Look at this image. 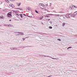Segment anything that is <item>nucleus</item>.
<instances>
[{
  "instance_id": "obj_43",
  "label": "nucleus",
  "mask_w": 77,
  "mask_h": 77,
  "mask_svg": "<svg viewBox=\"0 0 77 77\" xmlns=\"http://www.w3.org/2000/svg\"><path fill=\"white\" fill-rule=\"evenodd\" d=\"M75 10V8H74L73 7V8H72V10Z\"/></svg>"
},
{
  "instance_id": "obj_13",
  "label": "nucleus",
  "mask_w": 77,
  "mask_h": 77,
  "mask_svg": "<svg viewBox=\"0 0 77 77\" xmlns=\"http://www.w3.org/2000/svg\"><path fill=\"white\" fill-rule=\"evenodd\" d=\"M69 9L70 10H72V8L71 7V6H70L69 7Z\"/></svg>"
},
{
  "instance_id": "obj_40",
  "label": "nucleus",
  "mask_w": 77,
  "mask_h": 77,
  "mask_svg": "<svg viewBox=\"0 0 77 77\" xmlns=\"http://www.w3.org/2000/svg\"><path fill=\"white\" fill-rule=\"evenodd\" d=\"M2 2L0 1V5H2Z\"/></svg>"
},
{
  "instance_id": "obj_32",
  "label": "nucleus",
  "mask_w": 77,
  "mask_h": 77,
  "mask_svg": "<svg viewBox=\"0 0 77 77\" xmlns=\"http://www.w3.org/2000/svg\"><path fill=\"white\" fill-rule=\"evenodd\" d=\"M11 7L12 8H15V6L14 5H12V6Z\"/></svg>"
},
{
  "instance_id": "obj_38",
  "label": "nucleus",
  "mask_w": 77,
  "mask_h": 77,
  "mask_svg": "<svg viewBox=\"0 0 77 77\" xmlns=\"http://www.w3.org/2000/svg\"><path fill=\"white\" fill-rule=\"evenodd\" d=\"M55 27H58V26L57 25H55Z\"/></svg>"
},
{
  "instance_id": "obj_35",
  "label": "nucleus",
  "mask_w": 77,
  "mask_h": 77,
  "mask_svg": "<svg viewBox=\"0 0 77 77\" xmlns=\"http://www.w3.org/2000/svg\"><path fill=\"white\" fill-rule=\"evenodd\" d=\"M22 39H23V41H25V38H22Z\"/></svg>"
},
{
  "instance_id": "obj_45",
  "label": "nucleus",
  "mask_w": 77,
  "mask_h": 77,
  "mask_svg": "<svg viewBox=\"0 0 77 77\" xmlns=\"http://www.w3.org/2000/svg\"><path fill=\"white\" fill-rule=\"evenodd\" d=\"M60 13H61V14H62V13H63V12L62 11H60Z\"/></svg>"
},
{
  "instance_id": "obj_50",
  "label": "nucleus",
  "mask_w": 77,
  "mask_h": 77,
  "mask_svg": "<svg viewBox=\"0 0 77 77\" xmlns=\"http://www.w3.org/2000/svg\"><path fill=\"white\" fill-rule=\"evenodd\" d=\"M42 24H43V25H44V23L42 22L41 23Z\"/></svg>"
},
{
  "instance_id": "obj_36",
  "label": "nucleus",
  "mask_w": 77,
  "mask_h": 77,
  "mask_svg": "<svg viewBox=\"0 0 77 77\" xmlns=\"http://www.w3.org/2000/svg\"><path fill=\"white\" fill-rule=\"evenodd\" d=\"M10 1H11V2H14L15 1V0H9Z\"/></svg>"
},
{
  "instance_id": "obj_51",
  "label": "nucleus",
  "mask_w": 77,
  "mask_h": 77,
  "mask_svg": "<svg viewBox=\"0 0 77 77\" xmlns=\"http://www.w3.org/2000/svg\"><path fill=\"white\" fill-rule=\"evenodd\" d=\"M20 21H22V20H23V19H22L21 18H20Z\"/></svg>"
},
{
  "instance_id": "obj_48",
  "label": "nucleus",
  "mask_w": 77,
  "mask_h": 77,
  "mask_svg": "<svg viewBox=\"0 0 77 77\" xmlns=\"http://www.w3.org/2000/svg\"><path fill=\"white\" fill-rule=\"evenodd\" d=\"M54 12H55V13H57V12H56V11L54 10L53 11Z\"/></svg>"
},
{
  "instance_id": "obj_23",
  "label": "nucleus",
  "mask_w": 77,
  "mask_h": 77,
  "mask_svg": "<svg viewBox=\"0 0 77 77\" xmlns=\"http://www.w3.org/2000/svg\"><path fill=\"white\" fill-rule=\"evenodd\" d=\"M65 23H63V26L64 27V26H65Z\"/></svg>"
},
{
  "instance_id": "obj_12",
  "label": "nucleus",
  "mask_w": 77,
  "mask_h": 77,
  "mask_svg": "<svg viewBox=\"0 0 77 77\" xmlns=\"http://www.w3.org/2000/svg\"><path fill=\"white\" fill-rule=\"evenodd\" d=\"M70 16H71V17H73V18H74V17H75V15L74 14H71Z\"/></svg>"
},
{
  "instance_id": "obj_11",
  "label": "nucleus",
  "mask_w": 77,
  "mask_h": 77,
  "mask_svg": "<svg viewBox=\"0 0 77 77\" xmlns=\"http://www.w3.org/2000/svg\"><path fill=\"white\" fill-rule=\"evenodd\" d=\"M27 10H28V11H32V9H31L30 7H28Z\"/></svg>"
},
{
  "instance_id": "obj_1",
  "label": "nucleus",
  "mask_w": 77,
  "mask_h": 77,
  "mask_svg": "<svg viewBox=\"0 0 77 77\" xmlns=\"http://www.w3.org/2000/svg\"><path fill=\"white\" fill-rule=\"evenodd\" d=\"M23 14H16V17L19 18H22Z\"/></svg>"
},
{
  "instance_id": "obj_16",
  "label": "nucleus",
  "mask_w": 77,
  "mask_h": 77,
  "mask_svg": "<svg viewBox=\"0 0 77 77\" xmlns=\"http://www.w3.org/2000/svg\"><path fill=\"white\" fill-rule=\"evenodd\" d=\"M49 29H53V27L51 26H49Z\"/></svg>"
},
{
  "instance_id": "obj_26",
  "label": "nucleus",
  "mask_w": 77,
  "mask_h": 77,
  "mask_svg": "<svg viewBox=\"0 0 77 77\" xmlns=\"http://www.w3.org/2000/svg\"><path fill=\"white\" fill-rule=\"evenodd\" d=\"M12 4H10L9 5V6H10L11 7H12Z\"/></svg>"
},
{
  "instance_id": "obj_19",
  "label": "nucleus",
  "mask_w": 77,
  "mask_h": 77,
  "mask_svg": "<svg viewBox=\"0 0 77 77\" xmlns=\"http://www.w3.org/2000/svg\"><path fill=\"white\" fill-rule=\"evenodd\" d=\"M21 5V2H20L18 4L17 6H20V5Z\"/></svg>"
},
{
  "instance_id": "obj_28",
  "label": "nucleus",
  "mask_w": 77,
  "mask_h": 77,
  "mask_svg": "<svg viewBox=\"0 0 77 77\" xmlns=\"http://www.w3.org/2000/svg\"><path fill=\"white\" fill-rule=\"evenodd\" d=\"M67 15H68V16H69V15H71V14L70 13H68L67 14Z\"/></svg>"
},
{
  "instance_id": "obj_54",
  "label": "nucleus",
  "mask_w": 77,
  "mask_h": 77,
  "mask_svg": "<svg viewBox=\"0 0 77 77\" xmlns=\"http://www.w3.org/2000/svg\"><path fill=\"white\" fill-rule=\"evenodd\" d=\"M8 0H5V2H7Z\"/></svg>"
},
{
  "instance_id": "obj_39",
  "label": "nucleus",
  "mask_w": 77,
  "mask_h": 77,
  "mask_svg": "<svg viewBox=\"0 0 77 77\" xmlns=\"http://www.w3.org/2000/svg\"><path fill=\"white\" fill-rule=\"evenodd\" d=\"M23 15H24V16H25V17H26V16H27V15H26L25 14H23Z\"/></svg>"
},
{
  "instance_id": "obj_4",
  "label": "nucleus",
  "mask_w": 77,
  "mask_h": 77,
  "mask_svg": "<svg viewBox=\"0 0 77 77\" xmlns=\"http://www.w3.org/2000/svg\"><path fill=\"white\" fill-rule=\"evenodd\" d=\"M45 16V17H46L47 18H50V15H49V14H47L46 15H44Z\"/></svg>"
},
{
  "instance_id": "obj_58",
  "label": "nucleus",
  "mask_w": 77,
  "mask_h": 77,
  "mask_svg": "<svg viewBox=\"0 0 77 77\" xmlns=\"http://www.w3.org/2000/svg\"><path fill=\"white\" fill-rule=\"evenodd\" d=\"M42 17V19H43L44 18V16H43Z\"/></svg>"
},
{
  "instance_id": "obj_22",
  "label": "nucleus",
  "mask_w": 77,
  "mask_h": 77,
  "mask_svg": "<svg viewBox=\"0 0 77 77\" xmlns=\"http://www.w3.org/2000/svg\"><path fill=\"white\" fill-rule=\"evenodd\" d=\"M66 18H70V17L69 16H66Z\"/></svg>"
},
{
  "instance_id": "obj_31",
  "label": "nucleus",
  "mask_w": 77,
  "mask_h": 77,
  "mask_svg": "<svg viewBox=\"0 0 77 77\" xmlns=\"http://www.w3.org/2000/svg\"><path fill=\"white\" fill-rule=\"evenodd\" d=\"M55 15L56 17H58V16H59V14H55Z\"/></svg>"
},
{
  "instance_id": "obj_6",
  "label": "nucleus",
  "mask_w": 77,
  "mask_h": 77,
  "mask_svg": "<svg viewBox=\"0 0 77 77\" xmlns=\"http://www.w3.org/2000/svg\"><path fill=\"white\" fill-rule=\"evenodd\" d=\"M13 12H15V13H18L20 12V11L18 10H13Z\"/></svg>"
},
{
  "instance_id": "obj_24",
  "label": "nucleus",
  "mask_w": 77,
  "mask_h": 77,
  "mask_svg": "<svg viewBox=\"0 0 77 77\" xmlns=\"http://www.w3.org/2000/svg\"><path fill=\"white\" fill-rule=\"evenodd\" d=\"M42 34H44V35H48V34H46L45 33H42Z\"/></svg>"
},
{
  "instance_id": "obj_21",
  "label": "nucleus",
  "mask_w": 77,
  "mask_h": 77,
  "mask_svg": "<svg viewBox=\"0 0 77 77\" xmlns=\"http://www.w3.org/2000/svg\"><path fill=\"white\" fill-rule=\"evenodd\" d=\"M49 58H51V59H56V58H53L52 57H49Z\"/></svg>"
},
{
  "instance_id": "obj_52",
  "label": "nucleus",
  "mask_w": 77,
  "mask_h": 77,
  "mask_svg": "<svg viewBox=\"0 0 77 77\" xmlns=\"http://www.w3.org/2000/svg\"><path fill=\"white\" fill-rule=\"evenodd\" d=\"M17 35H18V36H20V35H20V34H17Z\"/></svg>"
},
{
  "instance_id": "obj_18",
  "label": "nucleus",
  "mask_w": 77,
  "mask_h": 77,
  "mask_svg": "<svg viewBox=\"0 0 77 77\" xmlns=\"http://www.w3.org/2000/svg\"><path fill=\"white\" fill-rule=\"evenodd\" d=\"M35 12H36V13L37 14H39V12H38V11H37L36 10H35Z\"/></svg>"
},
{
  "instance_id": "obj_55",
  "label": "nucleus",
  "mask_w": 77,
  "mask_h": 77,
  "mask_svg": "<svg viewBox=\"0 0 77 77\" xmlns=\"http://www.w3.org/2000/svg\"><path fill=\"white\" fill-rule=\"evenodd\" d=\"M48 77H51V75H49V76H48Z\"/></svg>"
},
{
  "instance_id": "obj_7",
  "label": "nucleus",
  "mask_w": 77,
  "mask_h": 77,
  "mask_svg": "<svg viewBox=\"0 0 77 77\" xmlns=\"http://www.w3.org/2000/svg\"><path fill=\"white\" fill-rule=\"evenodd\" d=\"M71 6H72V8H75V9H77V6H75L74 5H71Z\"/></svg>"
},
{
  "instance_id": "obj_20",
  "label": "nucleus",
  "mask_w": 77,
  "mask_h": 77,
  "mask_svg": "<svg viewBox=\"0 0 77 77\" xmlns=\"http://www.w3.org/2000/svg\"><path fill=\"white\" fill-rule=\"evenodd\" d=\"M4 26H6L7 27H8V24H5Z\"/></svg>"
},
{
  "instance_id": "obj_49",
  "label": "nucleus",
  "mask_w": 77,
  "mask_h": 77,
  "mask_svg": "<svg viewBox=\"0 0 77 77\" xmlns=\"http://www.w3.org/2000/svg\"><path fill=\"white\" fill-rule=\"evenodd\" d=\"M48 4H47L46 5V6H48Z\"/></svg>"
},
{
  "instance_id": "obj_56",
  "label": "nucleus",
  "mask_w": 77,
  "mask_h": 77,
  "mask_svg": "<svg viewBox=\"0 0 77 77\" xmlns=\"http://www.w3.org/2000/svg\"><path fill=\"white\" fill-rule=\"evenodd\" d=\"M2 45V43L1 42H0V45Z\"/></svg>"
},
{
  "instance_id": "obj_42",
  "label": "nucleus",
  "mask_w": 77,
  "mask_h": 77,
  "mask_svg": "<svg viewBox=\"0 0 77 77\" xmlns=\"http://www.w3.org/2000/svg\"><path fill=\"white\" fill-rule=\"evenodd\" d=\"M75 37H77V35H74Z\"/></svg>"
},
{
  "instance_id": "obj_63",
  "label": "nucleus",
  "mask_w": 77,
  "mask_h": 77,
  "mask_svg": "<svg viewBox=\"0 0 77 77\" xmlns=\"http://www.w3.org/2000/svg\"><path fill=\"white\" fill-rule=\"evenodd\" d=\"M69 47H68L67 48V50H68V49H69Z\"/></svg>"
},
{
  "instance_id": "obj_47",
  "label": "nucleus",
  "mask_w": 77,
  "mask_h": 77,
  "mask_svg": "<svg viewBox=\"0 0 77 77\" xmlns=\"http://www.w3.org/2000/svg\"><path fill=\"white\" fill-rule=\"evenodd\" d=\"M7 3H9V0H8L7 1Z\"/></svg>"
},
{
  "instance_id": "obj_3",
  "label": "nucleus",
  "mask_w": 77,
  "mask_h": 77,
  "mask_svg": "<svg viewBox=\"0 0 77 77\" xmlns=\"http://www.w3.org/2000/svg\"><path fill=\"white\" fill-rule=\"evenodd\" d=\"M3 15H2L1 16H0V19H5V14L3 13Z\"/></svg>"
},
{
  "instance_id": "obj_59",
  "label": "nucleus",
  "mask_w": 77,
  "mask_h": 77,
  "mask_svg": "<svg viewBox=\"0 0 77 77\" xmlns=\"http://www.w3.org/2000/svg\"><path fill=\"white\" fill-rule=\"evenodd\" d=\"M12 20L11 19L10 20H9V21H11Z\"/></svg>"
},
{
  "instance_id": "obj_62",
  "label": "nucleus",
  "mask_w": 77,
  "mask_h": 77,
  "mask_svg": "<svg viewBox=\"0 0 77 77\" xmlns=\"http://www.w3.org/2000/svg\"><path fill=\"white\" fill-rule=\"evenodd\" d=\"M42 9H45V8H42Z\"/></svg>"
},
{
  "instance_id": "obj_57",
  "label": "nucleus",
  "mask_w": 77,
  "mask_h": 77,
  "mask_svg": "<svg viewBox=\"0 0 77 77\" xmlns=\"http://www.w3.org/2000/svg\"><path fill=\"white\" fill-rule=\"evenodd\" d=\"M52 16H53L54 15H55V14H52Z\"/></svg>"
},
{
  "instance_id": "obj_60",
  "label": "nucleus",
  "mask_w": 77,
  "mask_h": 77,
  "mask_svg": "<svg viewBox=\"0 0 77 77\" xmlns=\"http://www.w3.org/2000/svg\"><path fill=\"white\" fill-rule=\"evenodd\" d=\"M50 19H48V21H50Z\"/></svg>"
},
{
  "instance_id": "obj_53",
  "label": "nucleus",
  "mask_w": 77,
  "mask_h": 77,
  "mask_svg": "<svg viewBox=\"0 0 77 77\" xmlns=\"http://www.w3.org/2000/svg\"><path fill=\"white\" fill-rule=\"evenodd\" d=\"M50 23L51 24H52V22H51V21H50Z\"/></svg>"
},
{
  "instance_id": "obj_9",
  "label": "nucleus",
  "mask_w": 77,
  "mask_h": 77,
  "mask_svg": "<svg viewBox=\"0 0 77 77\" xmlns=\"http://www.w3.org/2000/svg\"><path fill=\"white\" fill-rule=\"evenodd\" d=\"M60 18H61L62 20H63L65 18V17H64L63 15H61Z\"/></svg>"
},
{
  "instance_id": "obj_10",
  "label": "nucleus",
  "mask_w": 77,
  "mask_h": 77,
  "mask_svg": "<svg viewBox=\"0 0 77 77\" xmlns=\"http://www.w3.org/2000/svg\"><path fill=\"white\" fill-rule=\"evenodd\" d=\"M8 27H14V26L11 24H8Z\"/></svg>"
},
{
  "instance_id": "obj_41",
  "label": "nucleus",
  "mask_w": 77,
  "mask_h": 77,
  "mask_svg": "<svg viewBox=\"0 0 77 77\" xmlns=\"http://www.w3.org/2000/svg\"><path fill=\"white\" fill-rule=\"evenodd\" d=\"M29 38V37L28 36L27 37H26L25 38V39H26V38Z\"/></svg>"
},
{
  "instance_id": "obj_14",
  "label": "nucleus",
  "mask_w": 77,
  "mask_h": 77,
  "mask_svg": "<svg viewBox=\"0 0 77 77\" xmlns=\"http://www.w3.org/2000/svg\"><path fill=\"white\" fill-rule=\"evenodd\" d=\"M73 14H74L75 15H77V11H75L74 13Z\"/></svg>"
},
{
  "instance_id": "obj_17",
  "label": "nucleus",
  "mask_w": 77,
  "mask_h": 77,
  "mask_svg": "<svg viewBox=\"0 0 77 77\" xmlns=\"http://www.w3.org/2000/svg\"><path fill=\"white\" fill-rule=\"evenodd\" d=\"M27 17H29V18H32V16H30L28 15H27Z\"/></svg>"
},
{
  "instance_id": "obj_34",
  "label": "nucleus",
  "mask_w": 77,
  "mask_h": 77,
  "mask_svg": "<svg viewBox=\"0 0 77 77\" xmlns=\"http://www.w3.org/2000/svg\"><path fill=\"white\" fill-rule=\"evenodd\" d=\"M25 17H24V16H23H23H22V18H21L22 19H24V18H25Z\"/></svg>"
},
{
  "instance_id": "obj_30",
  "label": "nucleus",
  "mask_w": 77,
  "mask_h": 77,
  "mask_svg": "<svg viewBox=\"0 0 77 77\" xmlns=\"http://www.w3.org/2000/svg\"><path fill=\"white\" fill-rule=\"evenodd\" d=\"M43 7L44 8H45V5H44L43 4V5H42Z\"/></svg>"
},
{
  "instance_id": "obj_8",
  "label": "nucleus",
  "mask_w": 77,
  "mask_h": 77,
  "mask_svg": "<svg viewBox=\"0 0 77 77\" xmlns=\"http://www.w3.org/2000/svg\"><path fill=\"white\" fill-rule=\"evenodd\" d=\"M14 9H20V11H23V9L21 8H15Z\"/></svg>"
},
{
  "instance_id": "obj_25",
  "label": "nucleus",
  "mask_w": 77,
  "mask_h": 77,
  "mask_svg": "<svg viewBox=\"0 0 77 77\" xmlns=\"http://www.w3.org/2000/svg\"><path fill=\"white\" fill-rule=\"evenodd\" d=\"M57 41H61V39L60 38H58L57 39Z\"/></svg>"
},
{
  "instance_id": "obj_46",
  "label": "nucleus",
  "mask_w": 77,
  "mask_h": 77,
  "mask_svg": "<svg viewBox=\"0 0 77 77\" xmlns=\"http://www.w3.org/2000/svg\"><path fill=\"white\" fill-rule=\"evenodd\" d=\"M72 47H71V46H70V47H69V48H72Z\"/></svg>"
},
{
  "instance_id": "obj_5",
  "label": "nucleus",
  "mask_w": 77,
  "mask_h": 77,
  "mask_svg": "<svg viewBox=\"0 0 77 77\" xmlns=\"http://www.w3.org/2000/svg\"><path fill=\"white\" fill-rule=\"evenodd\" d=\"M19 34H20V35H24V34L23 32H17Z\"/></svg>"
},
{
  "instance_id": "obj_37",
  "label": "nucleus",
  "mask_w": 77,
  "mask_h": 77,
  "mask_svg": "<svg viewBox=\"0 0 77 77\" xmlns=\"http://www.w3.org/2000/svg\"><path fill=\"white\" fill-rule=\"evenodd\" d=\"M40 20H42V17H40Z\"/></svg>"
},
{
  "instance_id": "obj_64",
  "label": "nucleus",
  "mask_w": 77,
  "mask_h": 77,
  "mask_svg": "<svg viewBox=\"0 0 77 77\" xmlns=\"http://www.w3.org/2000/svg\"><path fill=\"white\" fill-rule=\"evenodd\" d=\"M23 48H26V46L23 47Z\"/></svg>"
},
{
  "instance_id": "obj_44",
  "label": "nucleus",
  "mask_w": 77,
  "mask_h": 77,
  "mask_svg": "<svg viewBox=\"0 0 77 77\" xmlns=\"http://www.w3.org/2000/svg\"><path fill=\"white\" fill-rule=\"evenodd\" d=\"M49 15H50L51 16H52V14H49Z\"/></svg>"
},
{
  "instance_id": "obj_27",
  "label": "nucleus",
  "mask_w": 77,
  "mask_h": 77,
  "mask_svg": "<svg viewBox=\"0 0 77 77\" xmlns=\"http://www.w3.org/2000/svg\"><path fill=\"white\" fill-rule=\"evenodd\" d=\"M43 56H44V57H50V56H46V55H43Z\"/></svg>"
},
{
  "instance_id": "obj_2",
  "label": "nucleus",
  "mask_w": 77,
  "mask_h": 77,
  "mask_svg": "<svg viewBox=\"0 0 77 77\" xmlns=\"http://www.w3.org/2000/svg\"><path fill=\"white\" fill-rule=\"evenodd\" d=\"M7 17V18H11L12 17V11L8 13Z\"/></svg>"
},
{
  "instance_id": "obj_33",
  "label": "nucleus",
  "mask_w": 77,
  "mask_h": 77,
  "mask_svg": "<svg viewBox=\"0 0 77 77\" xmlns=\"http://www.w3.org/2000/svg\"><path fill=\"white\" fill-rule=\"evenodd\" d=\"M17 50V48H13V50Z\"/></svg>"
},
{
  "instance_id": "obj_61",
  "label": "nucleus",
  "mask_w": 77,
  "mask_h": 77,
  "mask_svg": "<svg viewBox=\"0 0 77 77\" xmlns=\"http://www.w3.org/2000/svg\"><path fill=\"white\" fill-rule=\"evenodd\" d=\"M52 4L51 3H50V6H51Z\"/></svg>"
},
{
  "instance_id": "obj_29",
  "label": "nucleus",
  "mask_w": 77,
  "mask_h": 77,
  "mask_svg": "<svg viewBox=\"0 0 77 77\" xmlns=\"http://www.w3.org/2000/svg\"><path fill=\"white\" fill-rule=\"evenodd\" d=\"M10 49L11 50H14V48H13V47H11V48H10Z\"/></svg>"
},
{
  "instance_id": "obj_15",
  "label": "nucleus",
  "mask_w": 77,
  "mask_h": 77,
  "mask_svg": "<svg viewBox=\"0 0 77 77\" xmlns=\"http://www.w3.org/2000/svg\"><path fill=\"white\" fill-rule=\"evenodd\" d=\"M44 5V4L43 3H40L39 4V6H43Z\"/></svg>"
}]
</instances>
